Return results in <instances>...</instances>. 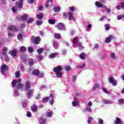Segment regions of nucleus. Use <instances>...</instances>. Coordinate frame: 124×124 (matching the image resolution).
<instances>
[{"instance_id":"obj_1","label":"nucleus","mask_w":124,"mask_h":124,"mask_svg":"<svg viewBox=\"0 0 124 124\" xmlns=\"http://www.w3.org/2000/svg\"><path fill=\"white\" fill-rule=\"evenodd\" d=\"M63 69L62 66L58 65L53 68V72L56 73L57 77L58 78H62V76L63 73L62 72V70Z\"/></svg>"},{"instance_id":"obj_2","label":"nucleus","mask_w":124,"mask_h":124,"mask_svg":"<svg viewBox=\"0 0 124 124\" xmlns=\"http://www.w3.org/2000/svg\"><path fill=\"white\" fill-rule=\"evenodd\" d=\"M21 82H22V79L21 78H19L17 80H14L12 82V85L13 87H15V85L17 83L18 84L17 86V89H23L24 88V84H21Z\"/></svg>"},{"instance_id":"obj_3","label":"nucleus","mask_w":124,"mask_h":124,"mask_svg":"<svg viewBox=\"0 0 124 124\" xmlns=\"http://www.w3.org/2000/svg\"><path fill=\"white\" fill-rule=\"evenodd\" d=\"M74 14L73 13H64L63 14V18H68L69 21H75V18L73 16Z\"/></svg>"},{"instance_id":"obj_4","label":"nucleus","mask_w":124,"mask_h":124,"mask_svg":"<svg viewBox=\"0 0 124 124\" xmlns=\"http://www.w3.org/2000/svg\"><path fill=\"white\" fill-rule=\"evenodd\" d=\"M31 41L32 44L38 45L41 41V38L39 36H32L31 37Z\"/></svg>"},{"instance_id":"obj_5","label":"nucleus","mask_w":124,"mask_h":124,"mask_svg":"<svg viewBox=\"0 0 124 124\" xmlns=\"http://www.w3.org/2000/svg\"><path fill=\"white\" fill-rule=\"evenodd\" d=\"M8 29L9 30V31H13L15 32H17L19 31V29H18V27L15 25H11L10 27H8Z\"/></svg>"},{"instance_id":"obj_6","label":"nucleus","mask_w":124,"mask_h":124,"mask_svg":"<svg viewBox=\"0 0 124 124\" xmlns=\"http://www.w3.org/2000/svg\"><path fill=\"white\" fill-rule=\"evenodd\" d=\"M108 81L110 83H111V84H112V86H117V84L118 83V82L116 80H115L113 77H110L108 78Z\"/></svg>"},{"instance_id":"obj_7","label":"nucleus","mask_w":124,"mask_h":124,"mask_svg":"<svg viewBox=\"0 0 124 124\" xmlns=\"http://www.w3.org/2000/svg\"><path fill=\"white\" fill-rule=\"evenodd\" d=\"M57 28L58 30H60V31H62V30H64L65 29V26L64 24L60 22L57 25Z\"/></svg>"},{"instance_id":"obj_8","label":"nucleus","mask_w":124,"mask_h":124,"mask_svg":"<svg viewBox=\"0 0 124 124\" xmlns=\"http://www.w3.org/2000/svg\"><path fill=\"white\" fill-rule=\"evenodd\" d=\"M7 67H8L6 65V64H3L2 66H1L0 72H1L2 74H4V73L5 72V70L7 69Z\"/></svg>"},{"instance_id":"obj_9","label":"nucleus","mask_w":124,"mask_h":124,"mask_svg":"<svg viewBox=\"0 0 124 124\" xmlns=\"http://www.w3.org/2000/svg\"><path fill=\"white\" fill-rule=\"evenodd\" d=\"M114 124H124L122 119L119 117H116V120L114 121Z\"/></svg>"},{"instance_id":"obj_10","label":"nucleus","mask_w":124,"mask_h":124,"mask_svg":"<svg viewBox=\"0 0 124 124\" xmlns=\"http://www.w3.org/2000/svg\"><path fill=\"white\" fill-rule=\"evenodd\" d=\"M31 110L32 112L34 113L37 111V105L35 104H33L32 106H31Z\"/></svg>"},{"instance_id":"obj_11","label":"nucleus","mask_w":124,"mask_h":124,"mask_svg":"<svg viewBox=\"0 0 124 124\" xmlns=\"http://www.w3.org/2000/svg\"><path fill=\"white\" fill-rule=\"evenodd\" d=\"M15 4H16V6L18 7V8H23V1H22L19 0V2H16L15 3Z\"/></svg>"},{"instance_id":"obj_12","label":"nucleus","mask_w":124,"mask_h":124,"mask_svg":"<svg viewBox=\"0 0 124 124\" xmlns=\"http://www.w3.org/2000/svg\"><path fill=\"white\" fill-rule=\"evenodd\" d=\"M113 35H110L109 36H108L106 39V40H105L106 43H109L111 42V40L113 39Z\"/></svg>"},{"instance_id":"obj_13","label":"nucleus","mask_w":124,"mask_h":124,"mask_svg":"<svg viewBox=\"0 0 124 124\" xmlns=\"http://www.w3.org/2000/svg\"><path fill=\"white\" fill-rule=\"evenodd\" d=\"M30 88H31L30 82V81H27L25 83L26 91H27V92H29V90Z\"/></svg>"},{"instance_id":"obj_14","label":"nucleus","mask_w":124,"mask_h":124,"mask_svg":"<svg viewBox=\"0 0 124 124\" xmlns=\"http://www.w3.org/2000/svg\"><path fill=\"white\" fill-rule=\"evenodd\" d=\"M28 63L30 66H31V65H33V64H34V60H33V59L31 58L29 59Z\"/></svg>"},{"instance_id":"obj_15","label":"nucleus","mask_w":124,"mask_h":124,"mask_svg":"<svg viewBox=\"0 0 124 124\" xmlns=\"http://www.w3.org/2000/svg\"><path fill=\"white\" fill-rule=\"evenodd\" d=\"M40 73V71L39 70H34L32 73V75H34L35 76H38L39 74Z\"/></svg>"},{"instance_id":"obj_16","label":"nucleus","mask_w":124,"mask_h":124,"mask_svg":"<svg viewBox=\"0 0 124 124\" xmlns=\"http://www.w3.org/2000/svg\"><path fill=\"white\" fill-rule=\"evenodd\" d=\"M58 56V53H53L49 55V59H55Z\"/></svg>"},{"instance_id":"obj_17","label":"nucleus","mask_w":124,"mask_h":124,"mask_svg":"<svg viewBox=\"0 0 124 124\" xmlns=\"http://www.w3.org/2000/svg\"><path fill=\"white\" fill-rule=\"evenodd\" d=\"M49 99H50V97H44L42 99V102L43 103H46V102H48V101H49Z\"/></svg>"},{"instance_id":"obj_18","label":"nucleus","mask_w":124,"mask_h":124,"mask_svg":"<svg viewBox=\"0 0 124 124\" xmlns=\"http://www.w3.org/2000/svg\"><path fill=\"white\" fill-rule=\"evenodd\" d=\"M17 52L18 51H17V50L14 49L12 51L11 53V55L12 56V57H16V54H17Z\"/></svg>"},{"instance_id":"obj_19","label":"nucleus","mask_w":124,"mask_h":124,"mask_svg":"<svg viewBox=\"0 0 124 124\" xmlns=\"http://www.w3.org/2000/svg\"><path fill=\"white\" fill-rule=\"evenodd\" d=\"M54 38L56 39H61V34H60V33H55L54 34Z\"/></svg>"},{"instance_id":"obj_20","label":"nucleus","mask_w":124,"mask_h":124,"mask_svg":"<svg viewBox=\"0 0 124 124\" xmlns=\"http://www.w3.org/2000/svg\"><path fill=\"white\" fill-rule=\"evenodd\" d=\"M48 23L50 25H55V24L56 23V21H55V19L49 18L48 19Z\"/></svg>"},{"instance_id":"obj_21","label":"nucleus","mask_w":124,"mask_h":124,"mask_svg":"<svg viewBox=\"0 0 124 124\" xmlns=\"http://www.w3.org/2000/svg\"><path fill=\"white\" fill-rule=\"evenodd\" d=\"M86 57V53H81L80 54H79V58L81 60H85V57Z\"/></svg>"},{"instance_id":"obj_22","label":"nucleus","mask_w":124,"mask_h":124,"mask_svg":"<svg viewBox=\"0 0 124 124\" xmlns=\"http://www.w3.org/2000/svg\"><path fill=\"white\" fill-rule=\"evenodd\" d=\"M95 4L96 6H97V7H99V8L104 7V6L102 5V4L100 3L98 1H96Z\"/></svg>"},{"instance_id":"obj_23","label":"nucleus","mask_w":124,"mask_h":124,"mask_svg":"<svg viewBox=\"0 0 124 124\" xmlns=\"http://www.w3.org/2000/svg\"><path fill=\"white\" fill-rule=\"evenodd\" d=\"M21 18L22 19V20H23L24 21H27V20H28V15L25 14L22 16L21 17Z\"/></svg>"},{"instance_id":"obj_24","label":"nucleus","mask_w":124,"mask_h":124,"mask_svg":"<svg viewBox=\"0 0 124 124\" xmlns=\"http://www.w3.org/2000/svg\"><path fill=\"white\" fill-rule=\"evenodd\" d=\"M43 17H44V15H43V14H38L37 15V19H38L39 20H41Z\"/></svg>"},{"instance_id":"obj_25","label":"nucleus","mask_w":124,"mask_h":124,"mask_svg":"<svg viewBox=\"0 0 124 124\" xmlns=\"http://www.w3.org/2000/svg\"><path fill=\"white\" fill-rule=\"evenodd\" d=\"M104 104H113V102L109 100H104Z\"/></svg>"},{"instance_id":"obj_26","label":"nucleus","mask_w":124,"mask_h":124,"mask_svg":"<svg viewBox=\"0 0 124 124\" xmlns=\"http://www.w3.org/2000/svg\"><path fill=\"white\" fill-rule=\"evenodd\" d=\"M99 88V84H95L94 86L93 87L92 91L94 92L95 91V89H98Z\"/></svg>"},{"instance_id":"obj_27","label":"nucleus","mask_w":124,"mask_h":124,"mask_svg":"<svg viewBox=\"0 0 124 124\" xmlns=\"http://www.w3.org/2000/svg\"><path fill=\"white\" fill-rule=\"evenodd\" d=\"M37 59L39 62H41L43 60V56L41 55V54H39V55L37 57Z\"/></svg>"},{"instance_id":"obj_28","label":"nucleus","mask_w":124,"mask_h":124,"mask_svg":"<svg viewBox=\"0 0 124 124\" xmlns=\"http://www.w3.org/2000/svg\"><path fill=\"white\" fill-rule=\"evenodd\" d=\"M32 93H33V90H31L30 91H29L28 92V93H27V95L28 96V98H31V97L30 96H31V95Z\"/></svg>"},{"instance_id":"obj_29","label":"nucleus","mask_w":124,"mask_h":124,"mask_svg":"<svg viewBox=\"0 0 124 124\" xmlns=\"http://www.w3.org/2000/svg\"><path fill=\"white\" fill-rule=\"evenodd\" d=\"M4 56V61L7 62H8L10 61V59H9V58H8V55H7V54H5Z\"/></svg>"},{"instance_id":"obj_30","label":"nucleus","mask_w":124,"mask_h":124,"mask_svg":"<svg viewBox=\"0 0 124 124\" xmlns=\"http://www.w3.org/2000/svg\"><path fill=\"white\" fill-rule=\"evenodd\" d=\"M37 52L38 53V54H42V53L44 52V49L43 48H39L37 49Z\"/></svg>"},{"instance_id":"obj_31","label":"nucleus","mask_w":124,"mask_h":124,"mask_svg":"<svg viewBox=\"0 0 124 124\" xmlns=\"http://www.w3.org/2000/svg\"><path fill=\"white\" fill-rule=\"evenodd\" d=\"M64 69L66 70V71H67L68 72L69 71H70V70L72 69L71 67L70 66H65L64 67Z\"/></svg>"},{"instance_id":"obj_32","label":"nucleus","mask_w":124,"mask_h":124,"mask_svg":"<svg viewBox=\"0 0 124 124\" xmlns=\"http://www.w3.org/2000/svg\"><path fill=\"white\" fill-rule=\"evenodd\" d=\"M42 24H43V21H42L37 20L36 21V25H37V26H41V25H42Z\"/></svg>"},{"instance_id":"obj_33","label":"nucleus","mask_w":124,"mask_h":124,"mask_svg":"<svg viewBox=\"0 0 124 124\" xmlns=\"http://www.w3.org/2000/svg\"><path fill=\"white\" fill-rule=\"evenodd\" d=\"M17 37L18 40H22V39L23 38V34L19 33L17 35Z\"/></svg>"},{"instance_id":"obj_34","label":"nucleus","mask_w":124,"mask_h":124,"mask_svg":"<svg viewBox=\"0 0 124 124\" xmlns=\"http://www.w3.org/2000/svg\"><path fill=\"white\" fill-rule=\"evenodd\" d=\"M54 10V12H59V11H61V7H55Z\"/></svg>"},{"instance_id":"obj_35","label":"nucleus","mask_w":124,"mask_h":124,"mask_svg":"<svg viewBox=\"0 0 124 124\" xmlns=\"http://www.w3.org/2000/svg\"><path fill=\"white\" fill-rule=\"evenodd\" d=\"M6 52H7V47H4L3 48V52H2L3 55H6Z\"/></svg>"},{"instance_id":"obj_36","label":"nucleus","mask_w":124,"mask_h":124,"mask_svg":"<svg viewBox=\"0 0 124 124\" xmlns=\"http://www.w3.org/2000/svg\"><path fill=\"white\" fill-rule=\"evenodd\" d=\"M78 104H79V103L77 101L72 102V105L74 107L77 106Z\"/></svg>"},{"instance_id":"obj_37","label":"nucleus","mask_w":124,"mask_h":124,"mask_svg":"<svg viewBox=\"0 0 124 124\" xmlns=\"http://www.w3.org/2000/svg\"><path fill=\"white\" fill-rule=\"evenodd\" d=\"M33 21H34V19H33V18H29L27 20V23L28 24H31V23H32L33 22Z\"/></svg>"},{"instance_id":"obj_38","label":"nucleus","mask_w":124,"mask_h":124,"mask_svg":"<svg viewBox=\"0 0 124 124\" xmlns=\"http://www.w3.org/2000/svg\"><path fill=\"white\" fill-rule=\"evenodd\" d=\"M40 120L42 121V124H46V119L44 118L41 117Z\"/></svg>"},{"instance_id":"obj_39","label":"nucleus","mask_w":124,"mask_h":124,"mask_svg":"<svg viewBox=\"0 0 124 124\" xmlns=\"http://www.w3.org/2000/svg\"><path fill=\"white\" fill-rule=\"evenodd\" d=\"M52 115H53V111L47 112L46 116L48 118H51V117H52Z\"/></svg>"},{"instance_id":"obj_40","label":"nucleus","mask_w":124,"mask_h":124,"mask_svg":"<svg viewBox=\"0 0 124 124\" xmlns=\"http://www.w3.org/2000/svg\"><path fill=\"white\" fill-rule=\"evenodd\" d=\"M86 66V64L83 63L82 65L77 66V68H84Z\"/></svg>"},{"instance_id":"obj_41","label":"nucleus","mask_w":124,"mask_h":124,"mask_svg":"<svg viewBox=\"0 0 124 124\" xmlns=\"http://www.w3.org/2000/svg\"><path fill=\"white\" fill-rule=\"evenodd\" d=\"M73 42L74 44H77L78 43V37H76L74 38Z\"/></svg>"},{"instance_id":"obj_42","label":"nucleus","mask_w":124,"mask_h":124,"mask_svg":"<svg viewBox=\"0 0 124 124\" xmlns=\"http://www.w3.org/2000/svg\"><path fill=\"white\" fill-rule=\"evenodd\" d=\"M28 52H29V53H33V49H32V47H31V46H29L28 47Z\"/></svg>"},{"instance_id":"obj_43","label":"nucleus","mask_w":124,"mask_h":124,"mask_svg":"<svg viewBox=\"0 0 124 124\" xmlns=\"http://www.w3.org/2000/svg\"><path fill=\"white\" fill-rule=\"evenodd\" d=\"M20 52H26V47L24 46L20 47Z\"/></svg>"},{"instance_id":"obj_44","label":"nucleus","mask_w":124,"mask_h":124,"mask_svg":"<svg viewBox=\"0 0 124 124\" xmlns=\"http://www.w3.org/2000/svg\"><path fill=\"white\" fill-rule=\"evenodd\" d=\"M15 76L16 78H19L20 77V72L19 71H17L15 73Z\"/></svg>"},{"instance_id":"obj_45","label":"nucleus","mask_w":124,"mask_h":124,"mask_svg":"<svg viewBox=\"0 0 124 124\" xmlns=\"http://www.w3.org/2000/svg\"><path fill=\"white\" fill-rule=\"evenodd\" d=\"M105 29L107 31H109L111 28L110 27V25L109 24H106L105 25Z\"/></svg>"},{"instance_id":"obj_46","label":"nucleus","mask_w":124,"mask_h":124,"mask_svg":"<svg viewBox=\"0 0 124 124\" xmlns=\"http://www.w3.org/2000/svg\"><path fill=\"white\" fill-rule=\"evenodd\" d=\"M92 121H93V118L92 117H89L88 121V124H92Z\"/></svg>"},{"instance_id":"obj_47","label":"nucleus","mask_w":124,"mask_h":124,"mask_svg":"<svg viewBox=\"0 0 124 124\" xmlns=\"http://www.w3.org/2000/svg\"><path fill=\"white\" fill-rule=\"evenodd\" d=\"M27 1L30 4H32L34 2V0H27Z\"/></svg>"},{"instance_id":"obj_48","label":"nucleus","mask_w":124,"mask_h":124,"mask_svg":"<svg viewBox=\"0 0 124 124\" xmlns=\"http://www.w3.org/2000/svg\"><path fill=\"white\" fill-rule=\"evenodd\" d=\"M54 102H55V101H54V99H52V100H50L49 101L50 105H54Z\"/></svg>"},{"instance_id":"obj_49","label":"nucleus","mask_w":124,"mask_h":124,"mask_svg":"<svg viewBox=\"0 0 124 124\" xmlns=\"http://www.w3.org/2000/svg\"><path fill=\"white\" fill-rule=\"evenodd\" d=\"M27 117H29V118H31V112H30V111H28L27 114Z\"/></svg>"},{"instance_id":"obj_50","label":"nucleus","mask_w":124,"mask_h":124,"mask_svg":"<svg viewBox=\"0 0 124 124\" xmlns=\"http://www.w3.org/2000/svg\"><path fill=\"white\" fill-rule=\"evenodd\" d=\"M99 47V46L97 44H95L93 49H98V47Z\"/></svg>"},{"instance_id":"obj_51","label":"nucleus","mask_w":124,"mask_h":124,"mask_svg":"<svg viewBox=\"0 0 124 124\" xmlns=\"http://www.w3.org/2000/svg\"><path fill=\"white\" fill-rule=\"evenodd\" d=\"M26 28V24H22L20 25V29H25Z\"/></svg>"},{"instance_id":"obj_52","label":"nucleus","mask_w":124,"mask_h":124,"mask_svg":"<svg viewBox=\"0 0 124 124\" xmlns=\"http://www.w3.org/2000/svg\"><path fill=\"white\" fill-rule=\"evenodd\" d=\"M99 124H103V120L102 119L98 118Z\"/></svg>"},{"instance_id":"obj_53","label":"nucleus","mask_w":124,"mask_h":124,"mask_svg":"<svg viewBox=\"0 0 124 124\" xmlns=\"http://www.w3.org/2000/svg\"><path fill=\"white\" fill-rule=\"evenodd\" d=\"M119 103L123 104L124 103V99H120L119 100Z\"/></svg>"},{"instance_id":"obj_54","label":"nucleus","mask_w":124,"mask_h":124,"mask_svg":"<svg viewBox=\"0 0 124 124\" xmlns=\"http://www.w3.org/2000/svg\"><path fill=\"white\" fill-rule=\"evenodd\" d=\"M103 91H104V93H107V94H109V92L107 91V90L106 89L103 88Z\"/></svg>"},{"instance_id":"obj_55","label":"nucleus","mask_w":124,"mask_h":124,"mask_svg":"<svg viewBox=\"0 0 124 124\" xmlns=\"http://www.w3.org/2000/svg\"><path fill=\"white\" fill-rule=\"evenodd\" d=\"M70 10H71V11L72 12H74V10H75V8H74V7H70Z\"/></svg>"},{"instance_id":"obj_56","label":"nucleus","mask_w":124,"mask_h":124,"mask_svg":"<svg viewBox=\"0 0 124 124\" xmlns=\"http://www.w3.org/2000/svg\"><path fill=\"white\" fill-rule=\"evenodd\" d=\"M86 110L88 112H92V108H88V107L86 108Z\"/></svg>"},{"instance_id":"obj_57","label":"nucleus","mask_w":124,"mask_h":124,"mask_svg":"<svg viewBox=\"0 0 124 124\" xmlns=\"http://www.w3.org/2000/svg\"><path fill=\"white\" fill-rule=\"evenodd\" d=\"M22 61L23 62H27V59H26L25 58H23V57H22L21 58Z\"/></svg>"},{"instance_id":"obj_58","label":"nucleus","mask_w":124,"mask_h":124,"mask_svg":"<svg viewBox=\"0 0 124 124\" xmlns=\"http://www.w3.org/2000/svg\"><path fill=\"white\" fill-rule=\"evenodd\" d=\"M122 18H123V16L119 15L118 17H117V19H118V20H122Z\"/></svg>"},{"instance_id":"obj_59","label":"nucleus","mask_w":124,"mask_h":124,"mask_svg":"<svg viewBox=\"0 0 124 124\" xmlns=\"http://www.w3.org/2000/svg\"><path fill=\"white\" fill-rule=\"evenodd\" d=\"M72 78L73 81L75 82V80H76V76H72Z\"/></svg>"},{"instance_id":"obj_60","label":"nucleus","mask_w":124,"mask_h":124,"mask_svg":"<svg viewBox=\"0 0 124 124\" xmlns=\"http://www.w3.org/2000/svg\"><path fill=\"white\" fill-rule=\"evenodd\" d=\"M1 3L5 5L6 4V0H2Z\"/></svg>"},{"instance_id":"obj_61","label":"nucleus","mask_w":124,"mask_h":124,"mask_svg":"<svg viewBox=\"0 0 124 124\" xmlns=\"http://www.w3.org/2000/svg\"><path fill=\"white\" fill-rule=\"evenodd\" d=\"M49 0H47L46 2V8H48V7H49Z\"/></svg>"},{"instance_id":"obj_62","label":"nucleus","mask_w":124,"mask_h":124,"mask_svg":"<svg viewBox=\"0 0 124 124\" xmlns=\"http://www.w3.org/2000/svg\"><path fill=\"white\" fill-rule=\"evenodd\" d=\"M106 10L108 12V13H110L111 12V9L106 8Z\"/></svg>"},{"instance_id":"obj_63","label":"nucleus","mask_w":124,"mask_h":124,"mask_svg":"<svg viewBox=\"0 0 124 124\" xmlns=\"http://www.w3.org/2000/svg\"><path fill=\"white\" fill-rule=\"evenodd\" d=\"M38 75L40 78H42V77H43V73H40Z\"/></svg>"},{"instance_id":"obj_64","label":"nucleus","mask_w":124,"mask_h":124,"mask_svg":"<svg viewBox=\"0 0 124 124\" xmlns=\"http://www.w3.org/2000/svg\"><path fill=\"white\" fill-rule=\"evenodd\" d=\"M121 7H122V8H124V2H121Z\"/></svg>"}]
</instances>
